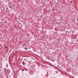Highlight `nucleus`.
<instances>
[{
  "label": "nucleus",
  "mask_w": 78,
  "mask_h": 78,
  "mask_svg": "<svg viewBox=\"0 0 78 78\" xmlns=\"http://www.w3.org/2000/svg\"><path fill=\"white\" fill-rule=\"evenodd\" d=\"M24 49L25 50H27V48H25Z\"/></svg>",
  "instance_id": "nucleus-1"
},
{
  "label": "nucleus",
  "mask_w": 78,
  "mask_h": 78,
  "mask_svg": "<svg viewBox=\"0 0 78 78\" xmlns=\"http://www.w3.org/2000/svg\"><path fill=\"white\" fill-rule=\"evenodd\" d=\"M48 59H50V58L49 57H48Z\"/></svg>",
  "instance_id": "nucleus-4"
},
{
  "label": "nucleus",
  "mask_w": 78,
  "mask_h": 78,
  "mask_svg": "<svg viewBox=\"0 0 78 78\" xmlns=\"http://www.w3.org/2000/svg\"><path fill=\"white\" fill-rule=\"evenodd\" d=\"M66 32V31H65Z\"/></svg>",
  "instance_id": "nucleus-6"
},
{
  "label": "nucleus",
  "mask_w": 78,
  "mask_h": 78,
  "mask_svg": "<svg viewBox=\"0 0 78 78\" xmlns=\"http://www.w3.org/2000/svg\"><path fill=\"white\" fill-rule=\"evenodd\" d=\"M77 20L78 21V18L77 19Z\"/></svg>",
  "instance_id": "nucleus-5"
},
{
  "label": "nucleus",
  "mask_w": 78,
  "mask_h": 78,
  "mask_svg": "<svg viewBox=\"0 0 78 78\" xmlns=\"http://www.w3.org/2000/svg\"><path fill=\"white\" fill-rule=\"evenodd\" d=\"M71 3H72V1H71Z\"/></svg>",
  "instance_id": "nucleus-3"
},
{
  "label": "nucleus",
  "mask_w": 78,
  "mask_h": 78,
  "mask_svg": "<svg viewBox=\"0 0 78 78\" xmlns=\"http://www.w3.org/2000/svg\"><path fill=\"white\" fill-rule=\"evenodd\" d=\"M5 48H8V47L7 46H5Z\"/></svg>",
  "instance_id": "nucleus-2"
}]
</instances>
